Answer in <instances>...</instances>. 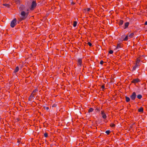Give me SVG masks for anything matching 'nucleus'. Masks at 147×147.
I'll return each instance as SVG.
<instances>
[{"instance_id": "f257e3e1", "label": "nucleus", "mask_w": 147, "mask_h": 147, "mask_svg": "<svg viewBox=\"0 0 147 147\" xmlns=\"http://www.w3.org/2000/svg\"><path fill=\"white\" fill-rule=\"evenodd\" d=\"M29 9H27L26 11H22L21 12L20 17L21 20H25L27 17L29 13Z\"/></svg>"}, {"instance_id": "f03ea898", "label": "nucleus", "mask_w": 147, "mask_h": 147, "mask_svg": "<svg viewBox=\"0 0 147 147\" xmlns=\"http://www.w3.org/2000/svg\"><path fill=\"white\" fill-rule=\"evenodd\" d=\"M37 5V4L36 1H34L32 2L31 7H30V9L31 10H33Z\"/></svg>"}, {"instance_id": "7ed1b4c3", "label": "nucleus", "mask_w": 147, "mask_h": 147, "mask_svg": "<svg viewBox=\"0 0 147 147\" xmlns=\"http://www.w3.org/2000/svg\"><path fill=\"white\" fill-rule=\"evenodd\" d=\"M27 8L24 5H21L19 7L20 11L21 12L22 11H27Z\"/></svg>"}, {"instance_id": "20e7f679", "label": "nucleus", "mask_w": 147, "mask_h": 147, "mask_svg": "<svg viewBox=\"0 0 147 147\" xmlns=\"http://www.w3.org/2000/svg\"><path fill=\"white\" fill-rule=\"evenodd\" d=\"M17 20L16 18H14L11 21L10 26L12 28H13L16 24Z\"/></svg>"}, {"instance_id": "39448f33", "label": "nucleus", "mask_w": 147, "mask_h": 147, "mask_svg": "<svg viewBox=\"0 0 147 147\" xmlns=\"http://www.w3.org/2000/svg\"><path fill=\"white\" fill-rule=\"evenodd\" d=\"M77 62L78 67L80 68L82 66V59L81 58L78 59V60Z\"/></svg>"}, {"instance_id": "423d86ee", "label": "nucleus", "mask_w": 147, "mask_h": 147, "mask_svg": "<svg viewBox=\"0 0 147 147\" xmlns=\"http://www.w3.org/2000/svg\"><path fill=\"white\" fill-rule=\"evenodd\" d=\"M122 38L123 39V40L124 41H127L128 39H130L128 34L127 35H123Z\"/></svg>"}, {"instance_id": "0eeeda50", "label": "nucleus", "mask_w": 147, "mask_h": 147, "mask_svg": "<svg viewBox=\"0 0 147 147\" xmlns=\"http://www.w3.org/2000/svg\"><path fill=\"white\" fill-rule=\"evenodd\" d=\"M101 114L102 115V118L105 119L107 118V116L105 114V113L104 111L101 110Z\"/></svg>"}, {"instance_id": "6e6552de", "label": "nucleus", "mask_w": 147, "mask_h": 147, "mask_svg": "<svg viewBox=\"0 0 147 147\" xmlns=\"http://www.w3.org/2000/svg\"><path fill=\"white\" fill-rule=\"evenodd\" d=\"M129 23L128 22H127L125 23L124 26H123V29H125L128 27Z\"/></svg>"}, {"instance_id": "1a4fd4ad", "label": "nucleus", "mask_w": 147, "mask_h": 147, "mask_svg": "<svg viewBox=\"0 0 147 147\" xmlns=\"http://www.w3.org/2000/svg\"><path fill=\"white\" fill-rule=\"evenodd\" d=\"M132 81L133 83L135 85L137 86V84L138 83V78L134 79Z\"/></svg>"}, {"instance_id": "9d476101", "label": "nucleus", "mask_w": 147, "mask_h": 147, "mask_svg": "<svg viewBox=\"0 0 147 147\" xmlns=\"http://www.w3.org/2000/svg\"><path fill=\"white\" fill-rule=\"evenodd\" d=\"M138 61V58H137L136 59V65H135L133 67V69H132V70L133 71H135L136 70V68L138 67V65L137 64V62Z\"/></svg>"}, {"instance_id": "9b49d317", "label": "nucleus", "mask_w": 147, "mask_h": 147, "mask_svg": "<svg viewBox=\"0 0 147 147\" xmlns=\"http://www.w3.org/2000/svg\"><path fill=\"white\" fill-rule=\"evenodd\" d=\"M136 96V94L135 92H133L132 95L131 96V99L134 100Z\"/></svg>"}, {"instance_id": "f8f14e48", "label": "nucleus", "mask_w": 147, "mask_h": 147, "mask_svg": "<svg viewBox=\"0 0 147 147\" xmlns=\"http://www.w3.org/2000/svg\"><path fill=\"white\" fill-rule=\"evenodd\" d=\"M138 112L141 113H142L143 112V108L141 107L140 108L138 109Z\"/></svg>"}, {"instance_id": "ddd939ff", "label": "nucleus", "mask_w": 147, "mask_h": 147, "mask_svg": "<svg viewBox=\"0 0 147 147\" xmlns=\"http://www.w3.org/2000/svg\"><path fill=\"white\" fill-rule=\"evenodd\" d=\"M121 48V46L119 44H118L117 45V47L115 48L116 50H119Z\"/></svg>"}, {"instance_id": "4468645a", "label": "nucleus", "mask_w": 147, "mask_h": 147, "mask_svg": "<svg viewBox=\"0 0 147 147\" xmlns=\"http://www.w3.org/2000/svg\"><path fill=\"white\" fill-rule=\"evenodd\" d=\"M19 70V67L18 66H17L15 69L14 70V71L13 72L14 73H16Z\"/></svg>"}, {"instance_id": "2eb2a0df", "label": "nucleus", "mask_w": 147, "mask_h": 147, "mask_svg": "<svg viewBox=\"0 0 147 147\" xmlns=\"http://www.w3.org/2000/svg\"><path fill=\"white\" fill-rule=\"evenodd\" d=\"M123 23V21L122 20H120L118 22V24L120 26L122 25Z\"/></svg>"}, {"instance_id": "dca6fc26", "label": "nucleus", "mask_w": 147, "mask_h": 147, "mask_svg": "<svg viewBox=\"0 0 147 147\" xmlns=\"http://www.w3.org/2000/svg\"><path fill=\"white\" fill-rule=\"evenodd\" d=\"M128 34V35L129 36V38L130 39V38H132V37H133V36L134 35V34L133 33H132L130 34Z\"/></svg>"}, {"instance_id": "f3484780", "label": "nucleus", "mask_w": 147, "mask_h": 147, "mask_svg": "<svg viewBox=\"0 0 147 147\" xmlns=\"http://www.w3.org/2000/svg\"><path fill=\"white\" fill-rule=\"evenodd\" d=\"M77 22L76 21H74L73 25L74 27H76L77 26Z\"/></svg>"}, {"instance_id": "a211bd4d", "label": "nucleus", "mask_w": 147, "mask_h": 147, "mask_svg": "<svg viewBox=\"0 0 147 147\" xmlns=\"http://www.w3.org/2000/svg\"><path fill=\"white\" fill-rule=\"evenodd\" d=\"M126 101L127 102H128L130 100V98L128 97H125Z\"/></svg>"}, {"instance_id": "6ab92c4d", "label": "nucleus", "mask_w": 147, "mask_h": 147, "mask_svg": "<svg viewBox=\"0 0 147 147\" xmlns=\"http://www.w3.org/2000/svg\"><path fill=\"white\" fill-rule=\"evenodd\" d=\"M93 111V109L92 108H90L89 109L88 111L89 112H92Z\"/></svg>"}, {"instance_id": "aec40b11", "label": "nucleus", "mask_w": 147, "mask_h": 147, "mask_svg": "<svg viewBox=\"0 0 147 147\" xmlns=\"http://www.w3.org/2000/svg\"><path fill=\"white\" fill-rule=\"evenodd\" d=\"M110 126L112 127H114L115 126V125L113 123H111V124Z\"/></svg>"}, {"instance_id": "412c9836", "label": "nucleus", "mask_w": 147, "mask_h": 147, "mask_svg": "<svg viewBox=\"0 0 147 147\" xmlns=\"http://www.w3.org/2000/svg\"><path fill=\"white\" fill-rule=\"evenodd\" d=\"M113 52V51L112 50H110L109 51V53L110 54H112Z\"/></svg>"}, {"instance_id": "4be33fe9", "label": "nucleus", "mask_w": 147, "mask_h": 147, "mask_svg": "<svg viewBox=\"0 0 147 147\" xmlns=\"http://www.w3.org/2000/svg\"><path fill=\"white\" fill-rule=\"evenodd\" d=\"M20 0H16V3L17 4H19L20 3Z\"/></svg>"}, {"instance_id": "5701e85b", "label": "nucleus", "mask_w": 147, "mask_h": 147, "mask_svg": "<svg viewBox=\"0 0 147 147\" xmlns=\"http://www.w3.org/2000/svg\"><path fill=\"white\" fill-rule=\"evenodd\" d=\"M33 92H32V94L30 96V98H32L33 97L34 94H33Z\"/></svg>"}, {"instance_id": "b1692460", "label": "nucleus", "mask_w": 147, "mask_h": 147, "mask_svg": "<svg viewBox=\"0 0 147 147\" xmlns=\"http://www.w3.org/2000/svg\"><path fill=\"white\" fill-rule=\"evenodd\" d=\"M110 131L109 130H107L105 131V133L108 135L110 133Z\"/></svg>"}, {"instance_id": "393cba45", "label": "nucleus", "mask_w": 147, "mask_h": 147, "mask_svg": "<svg viewBox=\"0 0 147 147\" xmlns=\"http://www.w3.org/2000/svg\"><path fill=\"white\" fill-rule=\"evenodd\" d=\"M88 45L90 46V47H91L92 46V44L90 42H88Z\"/></svg>"}, {"instance_id": "a878e982", "label": "nucleus", "mask_w": 147, "mask_h": 147, "mask_svg": "<svg viewBox=\"0 0 147 147\" xmlns=\"http://www.w3.org/2000/svg\"><path fill=\"white\" fill-rule=\"evenodd\" d=\"M142 98V96L140 94H138V99H140Z\"/></svg>"}, {"instance_id": "bb28decb", "label": "nucleus", "mask_w": 147, "mask_h": 147, "mask_svg": "<svg viewBox=\"0 0 147 147\" xmlns=\"http://www.w3.org/2000/svg\"><path fill=\"white\" fill-rule=\"evenodd\" d=\"M44 135L45 137H47L48 136V134L47 133H45L44 134Z\"/></svg>"}, {"instance_id": "cd10ccee", "label": "nucleus", "mask_w": 147, "mask_h": 147, "mask_svg": "<svg viewBox=\"0 0 147 147\" xmlns=\"http://www.w3.org/2000/svg\"><path fill=\"white\" fill-rule=\"evenodd\" d=\"M103 63V61L102 60H101L100 62V64L102 65Z\"/></svg>"}, {"instance_id": "c85d7f7f", "label": "nucleus", "mask_w": 147, "mask_h": 147, "mask_svg": "<svg viewBox=\"0 0 147 147\" xmlns=\"http://www.w3.org/2000/svg\"><path fill=\"white\" fill-rule=\"evenodd\" d=\"M45 109L47 110H48L49 109V108L48 107H45Z\"/></svg>"}, {"instance_id": "c756f323", "label": "nucleus", "mask_w": 147, "mask_h": 147, "mask_svg": "<svg viewBox=\"0 0 147 147\" xmlns=\"http://www.w3.org/2000/svg\"><path fill=\"white\" fill-rule=\"evenodd\" d=\"M75 4V3L73 1H71V5H74Z\"/></svg>"}, {"instance_id": "7c9ffc66", "label": "nucleus", "mask_w": 147, "mask_h": 147, "mask_svg": "<svg viewBox=\"0 0 147 147\" xmlns=\"http://www.w3.org/2000/svg\"><path fill=\"white\" fill-rule=\"evenodd\" d=\"M90 10V8H88L87 9V11H89Z\"/></svg>"}, {"instance_id": "2f4dec72", "label": "nucleus", "mask_w": 147, "mask_h": 147, "mask_svg": "<svg viewBox=\"0 0 147 147\" xmlns=\"http://www.w3.org/2000/svg\"><path fill=\"white\" fill-rule=\"evenodd\" d=\"M144 24L145 25H147V21L145 23H144Z\"/></svg>"}, {"instance_id": "473e14b6", "label": "nucleus", "mask_w": 147, "mask_h": 147, "mask_svg": "<svg viewBox=\"0 0 147 147\" xmlns=\"http://www.w3.org/2000/svg\"><path fill=\"white\" fill-rule=\"evenodd\" d=\"M4 5H5V6H7V5H8V4H4Z\"/></svg>"}, {"instance_id": "72a5a7b5", "label": "nucleus", "mask_w": 147, "mask_h": 147, "mask_svg": "<svg viewBox=\"0 0 147 147\" xmlns=\"http://www.w3.org/2000/svg\"><path fill=\"white\" fill-rule=\"evenodd\" d=\"M73 0H69V1H71H71H73Z\"/></svg>"}, {"instance_id": "f704fd0d", "label": "nucleus", "mask_w": 147, "mask_h": 147, "mask_svg": "<svg viewBox=\"0 0 147 147\" xmlns=\"http://www.w3.org/2000/svg\"><path fill=\"white\" fill-rule=\"evenodd\" d=\"M32 92H34V90H33Z\"/></svg>"}, {"instance_id": "c9c22d12", "label": "nucleus", "mask_w": 147, "mask_h": 147, "mask_svg": "<svg viewBox=\"0 0 147 147\" xmlns=\"http://www.w3.org/2000/svg\"><path fill=\"white\" fill-rule=\"evenodd\" d=\"M139 132H140V131H138V133H139Z\"/></svg>"}, {"instance_id": "e433bc0d", "label": "nucleus", "mask_w": 147, "mask_h": 147, "mask_svg": "<svg viewBox=\"0 0 147 147\" xmlns=\"http://www.w3.org/2000/svg\"><path fill=\"white\" fill-rule=\"evenodd\" d=\"M54 105H53V107H54Z\"/></svg>"}, {"instance_id": "4c0bfd02", "label": "nucleus", "mask_w": 147, "mask_h": 147, "mask_svg": "<svg viewBox=\"0 0 147 147\" xmlns=\"http://www.w3.org/2000/svg\"><path fill=\"white\" fill-rule=\"evenodd\" d=\"M138 61H139V59H138Z\"/></svg>"}]
</instances>
